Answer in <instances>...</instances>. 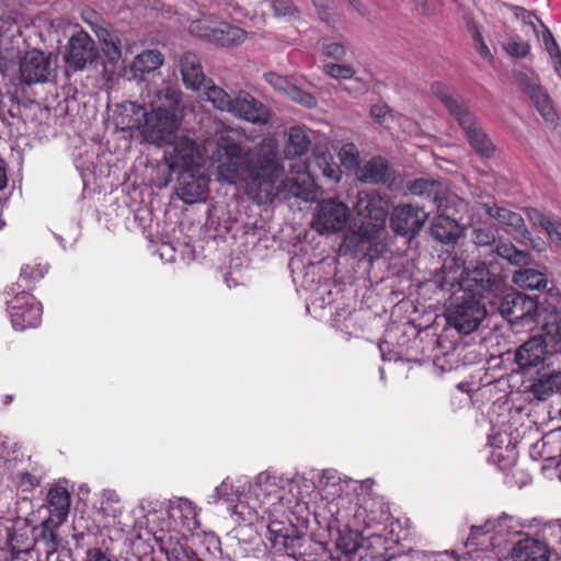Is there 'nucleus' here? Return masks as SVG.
Here are the masks:
<instances>
[{
  "label": "nucleus",
  "mask_w": 561,
  "mask_h": 561,
  "mask_svg": "<svg viewBox=\"0 0 561 561\" xmlns=\"http://www.w3.org/2000/svg\"><path fill=\"white\" fill-rule=\"evenodd\" d=\"M339 158L342 165L348 170L355 169L359 164V151L353 142L344 144L341 147Z\"/></svg>",
  "instance_id": "44"
},
{
  "label": "nucleus",
  "mask_w": 561,
  "mask_h": 561,
  "mask_svg": "<svg viewBox=\"0 0 561 561\" xmlns=\"http://www.w3.org/2000/svg\"><path fill=\"white\" fill-rule=\"evenodd\" d=\"M218 499L230 501L233 495V484L229 478L225 479L220 485L216 488Z\"/></svg>",
  "instance_id": "58"
},
{
  "label": "nucleus",
  "mask_w": 561,
  "mask_h": 561,
  "mask_svg": "<svg viewBox=\"0 0 561 561\" xmlns=\"http://www.w3.org/2000/svg\"><path fill=\"white\" fill-rule=\"evenodd\" d=\"M168 561H198L196 553L187 546V538L180 533L156 537Z\"/></svg>",
  "instance_id": "24"
},
{
  "label": "nucleus",
  "mask_w": 561,
  "mask_h": 561,
  "mask_svg": "<svg viewBox=\"0 0 561 561\" xmlns=\"http://www.w3.org/2000/svg\"><path fill=\"white\" fill-rule=\"evenodd\" d=\"M233 514L238 515L242 522L248 524H254L255 522H257L260 517L259 512L254 507H251L244 501H239L233 506Z\"/></svg>",
  "instance_id": "48"
},
{
  "label": "nucleus",
  "mask_w": 561,
  "mask_h": 561,
  "mask_svg": "<svg viewBox=\"0 0 561 561\" xmlns=\"http://www.w3.org/2000/svg\"><path fill=\"white\" fill-rule=\"evenodd\" d=\"M20 482L22 485H28L32 489L38 486L41 483L39 479L30 472L21 473Z\"/></svg>",
  "instance_id": "61"
},
{
  "label": "nucleus",
  "mask_w": 561,
  "mask_h": 561,
  "mask_svg": "<svg viewBox=\"0 0 561 561\" xmlns=\"http://www.w3.org/2000/svg\"><path fill=\"white\" fill-rule=\"evenodd\" d=\"M47 271L48 266L46 264L36 262L25 264L21 268L19 282L15 284L16 288L13 287L12 290L14 293L21 290H26L30 293L32 289H34L35 284L44 278Z\"/></svg>",
  "instance_id": "36"
},
{
  "label": "nucleus",
  "mask_w": 561,
  "mask_h": 561,
  "mask_svg": "<svg viewBox=\"0 0 561 561\" xmlns=\"http://www.w3.org/2000/svg\"><path fill=\"white\" fill-rule=\"evenodd\" d=\"M350 218V208L336 198L323 199L318 205L316 221L320 232L341 231Z\"/></svg>",
  "instance_id": "18"
},
{
  "label": "nucleus",
  "mask_w": 561,
  "mask_h": 561,
  "mask_svg": "<svg viewBox=\"0 0 561 561\" xmlns=\"http://www.w3.org/2000/svg\"><path fill=\"white\" fill-rule=\"evenodd\" d=\"M554 355H561V348L553 344L549 348L546 336L536 334L516 348L515 363L523 375H529L549 367Z\"/></svg>",
  "instance_id": "3"
},
{
  "label": "nucleus",
  "mask_w": 561,
  "mask_h": 561,
  "mask_svg": "<svg viewBox=\"0 0 561 561\" xmlns=\"http://www.w3.org/2000/svg\"><path fill=\"white\" fill-rule=\"evenodd\" d=\"M169 517L180 529L161 531L159 536L170 533H180L187 538V546H190V537L186 533L193 531L198 526L197 510L194 503L187 499H178L175 502L171 503L169 507Z\"/></svg>",
  "instance_id": "21"
},
{
  "label": "nucleus",
  "mask_w": 561,
  "mask_h": 561,
  "mask_svg": "<svg viewBox=\"0 0 561 561\" xmlns=\"http://www.w3.org/2000/svg\"><path fill=\"white\" fill-rule=\"evenodd\" d=\"M389 164L382 157H374L357 172V178L364 183L379 184L388 180Z\"/></svg>",
  "instance_id": "33"
},
{
  "label": "nucleus",
  "mask_w": 561,
  "mask_h": 561,
  "mask_svg": "<svg viewBox=\"0 0 561 561\" xmlns=\"http://www.w3.org/2000/svg\"><path fill=\"white\" fill-rule=\"evenodd\" d=\"M466 261L461 255L448 254L442 265L439 287L443 291L453 293L459 289L461 283L473 271L466 268Z\"/></svg>",
  "instance_id": "23"
},
{
  "label": "nucleus",
  "mask_w": 561,
  "mask_h": 561,
  "mask_svg": "<svg viewBox=\"0 0 561 561\" xmlns=\"http://www.w3.org/2000/svg\"><path fill=\"white\" fill-rule=\"evenodd\" d=\"M514 283L524 289L542 291L547 288V275L538 270L524 268L514 274Z\"/></svg>",
  "instance_id": "40"
},
{
  "label": "nucleus",
  "mask_w": 561,
  "mask_h": 561,
  "mask_svg": "<svg viewBox=\"0 0 561 561\" xmlns=\"http://www.w3.org/2000/svg\"><path fill=\"white\" fill-rule=\"evenodd\" d=\"M545 230L554 243L561 244V220L559 218L552 217Z\"/></svg>",
  "instance_id": "57"
},
{
  "label": "nucleus",
  "mask_w": 561,
  "mask_h": 561,
  "mask_svg": "<svg viewBox=\"0 0 561 561\" xmlns=\"http://www.w3.org/2000/svg\"><path fill=\"white\" fill-rule=\"evenodd\" d=\"M247 37L244 30L227 22L217 23V30L213 35V43L222 47L241 44Z\"/></svg>",
  "instance_id": "38"
},
{
  "label": "nucleus",
  "mask_w": 561,
  "mask_h": 561,
  "mask_svg": "<svg viewBox=\"0 0 561 561\" xmlns=\"http://www.w3.org/2000/svg\"><path fill=\"white\" fill-rule=\"evenodd\" d=\"M538 305L533 297L512 291L503 297L499 311L512 325H526L537 321Z\"/></svg>",
  "instance_id": "8"
},
{
  "label": "nucleus",
  "mask_w": 561,
  "mask_h": 561,
  "mask_svg": "<svg viewBox=\"0 0 561 561\" xmlns=\"http://www.w3.org/2000/svg\"><path fill=\"white\" fill-rule=\"evenodd\" d=\"M323 71L325 75L333 79H351L355 75V70L351 65H341L334 62H328L323 66Z\"/></svg>",
  "instance_id": "46"
},
{
  "label": "nucleus",
  "mask_w": 561,
  "mask_h": 561,
  "mask_svg": "<svg viewBox=\"0 0 561 561\" xmlns=\"http://www.w3.org/2000/svg\"><path fill=\"white\" fill-rule=\"evenodd\" d=\"M502 285V277L491 272L485 263L474 266L468 277L459 283V289L449 293L450 302L446 310L449 325L462 334L477 330L486 316L481 299L485 294L500 290Z\"/></svg>",
  "instance_id": "2"
},
{
  "label": "nucleus",
  "mask_w": 561,
  "mask_h": 561,
  "mask_svg": "<svg viewBox=\"0 0 561 561\" xmlns=\"http://www.w3.org/2000/svg\"><path fill=\"white\" fill-rule=\"evenodd\" d=\"M8 311L12 327L18 331L37 328L42 322V304L26 290L15 291L8 301Z\"/></svg>",
  "instance_id": "6"
},
{
  "label": "nucleus",
  "mask_w": 561,
  "mask_h": 561,
  "mask_svg": "<svg viewBox=\"0 0 561 561\" xmlns=\"http://www.w3.org/2000/svg\"><path fill=\"white\" fill-rule=\"evenodd\" d=\"M270 541L272 547L279 552L293 556L296 553L297 548L301 546L302 537L295 529L288 528H274V525L268 526Z\"/></svg>",
  "instance_id": "32"
},
{
  "label": "nucleus",
  "mask_w": 561,
  "mask_h": 561,
  "mask_svg": "<svg viewBox=\"0 0 561 561\" xmlns=\"http://www.w3.org/2000/svg\"><path fill=\"white\" fill-rule=\"evenodd\" d=\"M491 252L515 266H527L531 262V254L526 250L517 249L512 242L500 241Z\"/></svg>",
  "instance_id": "39"
},
{
  "label": "nucleus",
  "mask_w": 561,
  "mask_h": 561,
  "mask_svg": "<svg viewBox=\"0 0 561 561\" xmlns=\"http://www.w3.org/2000/svg\"><path fill=\"white\" fill-rule=\"evenodd\" d=\"M99 57L95 42L84 31L75 33L68 41L65 53L66 64L73 70H81Z\"/></svg>",
  "instance_id": "16"
},
{
  "label": "nucleus",
  "mask_w": 561,
  "mask_h": 561,
  "mask_svg": "<svg viewBox=\"0 0 561 561\" xmlns=\"http://www.w3.org/2000/svg\"><path fill=\"white\" fill-rule=\"evenodd\" d=\"M473 39L476 43V48L478 53L483 57H491V51L489 47L486 46L485 42L483 41V37L479 31H477L473 35Z\"/></svg>",
  "instance_id": "60"
},
{
  "label": "nucleus",
  "mask_w": 561,
  "mask_h": 561,
  "mask_svg": "<svg viewBox=\"0 0 561 561\" xmlns=\"http://www.w3.org/2000/svg\"><path fill=\"white\" fill-rule=\"evenodd\" d=\"M287 95L295 101L296 103H299L308 108H312L317 106V99L312 93H309L295 84H291L289 88Z\"/></svg>",
  "instance_id": "47"
},
{
  "label": "nucleus",
  "mask_w": 561,
  "mask_h": 561,
  "mask_svg": "<svg viewBox=\"0 0 561 561\" xmlns=\"http://www.w3.org/2000/svg\"><path fill=\"white\" fill-rule=\"evenodd\" d=\"M455 121L465 134L469 146L479 157L490 159L494 156L495 145L470 108Z\"/></svg>",
  "instance_id": "12"
},
{
  "label": "nucleus",
  "mask_w": 561,
  "mask_h": 561,
  "mask_svg": "<svg viewBox=\"0 0 561 561\" xmlns=\"http://www.w3.org/2000/svg\"><path fill=\"white\" fill-rule=\"evenodd\" d=\"M168 144L164 161L171 172L180 173L202 165L198 161L199 149L195 140L184 136Z\"/></svg>",
  "instance_id": "11"
},
{
  "label": "nucleus",
  "mask_w": 561,
  "mask_h": 561,
  "mask_svg": "<svg viewBox=\"0 0 561 561\" xmlns=\"http://www.w3.org/2000/svg\"><path fill=\"white\" fill-rule=\"evenodd\" d=\"M107 39L108 42L102 45L103 53L110 62H117L122 56L121 39L117 35Z\"/></svg>",
  "instance_id": "50"
},
{
  "label": "nucleus",
  "mask_w": 561,
  "mask_h": 561,
  "mask_svg": "<svg viewBox=\"0 0 561 561\" xmlns=\"http://www.w3.org/2000/svg\"><path fill=\"white\" fill-rule=\"evenodd\" d=\"M519 83L523 90L531 99L541 117L546 122H554L557 118V112L549 95L543 91V89L539 84L530 81L526 76L520 80Z\"/></svg>",
  "instance_id": "28"
},
{
  "label": "nucleus",
  "mask_w": 561,
  "mask_h": 561,
  "mask_svg": "<svg viewBox=\"0 0 561 561\" xmlns=\"http://www.w3.org/2000/svg\"><path fill=\"white\" fill-rule=\"evenodd\" d=\"M390 113V106L385 103L374 104L370 107V115L379 125L386 124L387 117Z\"/></svg>",
  "instance_id": "55"
},
{
  "label": "nucleus",
  "mask_w": 561,
  "mask_h": 561,
  "mask_svg": "<svg viewBox=\"0 0 561 561\" xmlns=\"http://www.w3.org/2000/svg\"><path fill=\"white\" fill-rule=\"evenodd\" d=\"M180 69L184 84L192 89L198 90L207 81L201 65V60L196 54L186 51L180 59Z\"/></svg>",
  "instance_id": "29"
},
{
  "label": "nucleus",
  "mask_w": 561,
  "mask_h": 561,
  "mask_svg": "<svg viewBox=\"0 0 561 561\" xmlns=\"http://www.w3.org/2000/svg\"><path fill=\"white\" fill-rule=\"evenodd\" d=\"M329 1L330 0H312L314 7L318 10V14H319L320 19L327 23L332 22V18L329 12V5H328Z\"/></svg>",
  "instance_id": "59"
},
{
  "label": "nucleus",
  "mask_w": 561,
  "mask_h": 561,
  "mask_svg": "<svg viewBox=\"0 0 561 561\" xmlns=\"http://www.w3.org/2000/svg\"><path fill=\"white\" fill-rule=\"evenodd\" d=\"M391 514L388 505L375 497H364L354 512L353 526L367 538L383 537Z\"/></svg>",
  "instance_id": "5"
},
{
  "label": "nucleus",
  "mask_w": 561,
  "mask_h": 561,
  "mask_svg": "<svg viewBox=\"0 0 561 561\" xmlns=\"http://www.w3.org/2000/svg\"><path fill=\"white\" fill-rule=\"evenodd\" d=\"M497 233L499 230L495 226L483 225L473 229L472 241L478 247H491L494 249Z\"/></svg>",
  "instance_id": "43"
},
{
  "label": "nucleus",
  "mask_w": 561,
  "mask_h": 561,
  "mask_svg": "<svg viewBox=\"0 0 561 561\" xmlns=\"http://www.w3.org/2000/svg\"><path fill=\"white\" fill-rule=\"evenodd\" d=\"M272 8L276 16H295L297 13L296 7L289 0H275Z\"/></svg>",
  "instance_id": "52"
},
{
  "label": "nucleus",
  "mask_w": 561,
  "mask_h": 561,
  "mask_svg": "<svg viewBox=\"0 0 561 561\" xmlns=\"http://www.w3.org/2000/svg\"><path fill=\"white\" fill-rule=\"evenodd\" d=\"M431 93L445 106L449 115L456 119L469 110L465 100L456 94L454 88L443 81H434L430 87Z\"/></svg>",
  "instance_id": "26"
},
{
  "label": "nucleus",
  "mask_w": 561,
  "mask_h": 561,
  "mask_svg": "<svg viewBox=\"0 0 561 561\" xmlns=\"http://www.w3.org/2000/svg\"><path fill=\"white\" fill-rule=\"evenodd\" d=\"M310 147L311 140L302 127L295 126L289 129L288 140L284 149L286 158L301 157L309 151Z\"/></svg>",
  "instance_id": "35"
},
{
  "label": "nucleus",
  "mask_w": 561,
  "mask_h": 561,
  "mask_svg": "<svg viewBox=\"0 0 561 561\" xmlns=\"http://www.w3.org/2000/svg\"><path fill=\"white\" fill-rule=\"evenodd\" d=\"M147 110L135 102H124L117 106L115 125L121 130L139 129L142 133Z\"/></svg>",
  "instance_id": "25"
},
{
  "label": "nucleus",
  "mask_w": 561,
  "mask_h": 561,
  "mask_svg": "<svg viewBox=\"0 0 561 561\" xmlns=\"http://www.w3.org/2000/svg\"><path fill=\"white\" fill-rule=\"evenodd\" d=\"M322 53L329 58L341 60L346 55V47L342 43H329L323 45Z\"/></svg>",
  "instance_id": "53"
},
{
  "label": "nucleus",
  "mask_w": 561,
  "mask_h": 561,
  "mask_svg": "<svg viewBox=\"0 0 561 561\" xmlns=\"http://www.w3.org/2000/svg\"><path fill=\"white\" fill-rule=\"evenodd\" d=\"M536 375L529 386V391L538 400H547L554 392L561 391V355L550 359V366L534 371Z\"/></svg>",
  "instance_id": "19"
},
{
  "label": "nucleus",
  "mask_w": 561,
  "mask_h": 561,
  "mask_svg": "<svg viewBox=\"0 0 561 561\" xmlns=\"http://www.w3.org/2000/svg\"><path fill=\"white\" fill-rule=\"evenodd\" d=\"M537 318H540L542 330L552 344L561 348V310L552 305L539 304Z\"/></svg>",
  "instance_id": "30"
},
{
  "label": "nucleus",
  "mask_w": 561,
  "mask_h": 561,
  "mask_svg": "<svg viewBox=\"0 0 561 561\" xmlns=\"http://www.w3.org/2000/svg\"><path fill=\"white\" fill-rule=\"evenodd\" d=\"M514 561H549L548 546L537 539L519 540L513 548Z\"/></svg>",
  "instance_id": "31"
},
{
  "label": "nucleus",
  "mask_w": 561,
  "mask_h": 561,
  "mask_svg": "<svg viewBox=\"0 0 561 561\" xmlns=\"http://www.w3.org/2000/svg\"><path fill=\"white\" fill-rule=\"evenodd\" d=\"M360 537L364 536L357 527H355V530L340 531L335 542L337 550L346 557L355 554L360 547Z\"/></svg>",
  "instance_id": "41"
},
{
  "label": "nucleus",
  "mask_w": 561,
  "mask_h": 561,
  "mask_svg": "<svg viewBox=\"0 0 561 561\" xmlns=\"http://www.w3.org/2000/svg\"><path fill=\"white\" fill-rule=\"evenodd\" d=\"M354 210L359 217H363L366 225L382 229L389 210L388 199L381 196L375 190L360 191L357 194Z\"/></svg>",
  "instance_id": "13"
},
{
  "label": "nucleus",
  "mask_w": 561,
  "mask_h": 561,
  "mask_svg": "<svg viewBox=\"0 0 561 561\" xmlns=\"http://www.w3.org/2000/svg\"><path fill=\"white\" fill-rule=\"evenodd\" d=\"M19 71L23 83H43L47 81L51 71L50 58L39 49L27 50L20 59Z\"/></svg>",
  "instance_id": "17"
},
{
  "label": "nucleus",
  "mask_w": 561,
  "mask_h": 561,
  "mask_svg": "<svg viewBox=\"0 0 561 561\" xmlns=\"http://www.w3.org/2000/svg\"><path fill=\"white\" fill-rule=\"evenodd\" d=\"M216 30L217 23L207 20H196L193 21L190 25V32L193 35L205 38L210 43H213V35L215 34Z\"/></svg>",
  "instance_id": "45"
},
{
  "label": "nucleus",
  "mask_w": 561,
  "mask_h": 561,
  "mask_svg": "<svg viewBox=\"0 0 561 561\" xmlns=\"http://www.w3.org/2000/svg\"><path fill=\"white\" fill-rule=\"evenodd\" d=\"M213 159L218 163V173L226 182L237 184L245 181V194L257 205L268 204L278 195L304 201L316 197V184L309 164H290V176L277 184L284 169L272 144H262L255 161H252L234 138L221 136Z\"/></svg>",
  "instance_id": "1"
},
{
  "label": "nucleus",
  "mask_w": 561,
  "mask_h": 561,
  "mask_svg": "<svg viewBox=\"0 0 561 561\" xmlns=\"http://www.w3.org/2000/svg\"><path fill=\"white\" fill-rule=\"evenodd\" d=\"M202 88L206 90L208 100L220 111L230 112L233 98H231L224 89L211 84L210 80H207Z\"/></svg>",
  "instance_id": "42"
},
{
  "label": "nucleus",
  "mask_w": 561,
  "mask_h": 561,
  "mask_svg": "<svg viewBox=\"0 0 561 561\" xmlns=\"http://www.w3.org/2000/svg\"><path fill=\"white\" fill-rule=\"evenodd\" d=\"M8 178L5 170V162L0 158V191L7 186Z\"/></svg>",
  "instance_id": "63"
},
{
  "label": "nucleus",
  "mask_w": 561,
  "mask_h": 561,
  "mask_svg": "<svg viewBox=\"0 0 561 561\" xmlns=\"http://www.w3.org/2000/svg\"><path fill=\"white\" fill-rule=\"evenodd\" d=\"M408 188L413 195L432 201L435 207L448 203L451 197H458L449 191L445 183L438 180L415 179L408 184Z\"/></svg>",
  "instance_id": "22"
},
{
  "label": "nucleus",
  "mask_w": 561,
  "mask_h": 561,
  "mask_svg": "<svg viewBox=\"0 0 561 561\" xmlns=\"http://www.w3.org/2000/svg\"><path fill=\"white\" fill-rule=\"evenodd\" d=\"M163 60L164 57L158 49H146L135 57L130 69L135 77H142L145 73L158 70Z\"/></svg>",
  "instance_id": "34"
},
{
  "label": "nucleus",
  "mask_w": 561,
  "mask_h": 561,
  "mask_svg": "<svg viewBox=\"0 0 561 561\" xmlns=\"http://www.w3.org/2000/svg\"><path fill=\"white\" fill-rule=\"evenodd\" d=\"M266 81L277 91H282L287 94L289 88L291 87V82L280 75L271 72L266 75Z\"/></svg>",
  "instance_id": "54"
},
{
  "label": "nucleus",
  "mask_w": 561,
  "mask_h": 561,
  "mask_svg": "<svg viewBox=\"0 0 561 561\" xmlns=\"http://www.w3.org/2000/svg\"><path fill=\"white\" fill-rule=\"evenodd\" d=\"M526 216L528 220L535 225L539 226L543 229L549 225L552 217L546 216L543 213H541L538 208L535 207H526L525 208Z\"/></svg>",
  "instance_id": "51"
},
{
  "label": "nucleus",
  "mask_w": 561,
  "mask_h": 561,
  "mask_svg": "<svg viewBox=\"0 0 561 561\" xmlns=\"http://www.w3.org/2000/svg\"><path fill=\"white\" fill-rule=\"evenodd\" d=\"M229 113L256 125H266L271 119L270 108L260 100L244 91H241L233 98Z\"/></svg>",
  "instance_id": "20"
},
{
  "label": "nucleus",
  "mask_w": 561,
  "mask_h": 561,
  "mask_svg": "<svg viewBox=\"0 0 561 561\" xmlns=\"http://www.w3.org/2000/svg\"><path fill=\"white\" fill-rule=\"evenodd\" d=\"M504 49L512 57L525 58L530 51V45L519 38H513L505 44Z\"/></svg>",
  "instance_id": "49"
},
{
  "label": "nucleus",
  "mask_w": 561,
  "mask_h": 561,
  "mask_svg": "<svg viewBox=\"0 0 561 561\" xmlns=\"http://www.w3.org/2000/svg\"><path fill=\"white\" fill-rule=\"evenodd\" d=\"M306 164L310 165V169L317 168L323 176L334 182H339L341 179V168L334 161L333 156L329 151H314L312 153V160Z\"/></svg>",
  "instance_id": "37"
},
{
  "label": "nucleus",
  "mask_w": 561,
  "mask_h": 561,
  "mask_svg": "<svg viewBox=\"0 0 561 561\" xmlns=\"http://www.w3.org/2000/svg\"><path fill=\"white\" fill-rule=\"evenodd\" d=\"M178 125V118L173 110L158 106L150 113H146L141 135L148 142L161 146L172 139Z\"/></svg>",
  "instance_id": "9"
},
{
  "label": "nucleus",
  "mask_w": 561,
  "mask_h": 561,
  "mask_svg": "<svg viewBox=\"0 0 561 561\" xmlns=\"http://www.w3.org/2000/svg\"><path fill=\"white\" fill-rule=\"evenodd\" d=\"M427 218L428 213L423 207L400 204L391 213L390 227L397 234L413 238L422 229Z\"/></svg>",
  "instance_id": "14"
},
{
  "label": "nucleus",
  "mask_w": 561,
  "mask_h": 561,
  "mask_svg": "<svg viewBox=\"0 0 561 561\" xmlns=\"http://www.w3.org/2000/svg\"><path fill=\"white\" fill-rule=\"evenodd\" d=\"M542 41L546 47V50L548 54L552 57H561V50L559 48V45L557 41L554 39L552 33L549 28H545V32L542 33Z\"/></svg>",
  "instance_id": "56"
},
{
  "label": "nucleus",
  "mask_w": 561,
  "mask_h": 561,
  "mask_svg": "<svg viewBox=\"0 0 561 561\" xmlns=\"http://www.w3.org/2000/svg\"><path fill=\"white\" fill-rule=\"evenodd\" d=\"M46 502L49 517L42 523L43 535L48 534L54 548H56L58 541L55 528L67 520L71 506V495L66 486L54 484L47 492Z\"/></svg>",
  "instance_id": "7"
},
{
  "label": "nucleus",
  "mask_w": 561,
  "mask_h": 561,
  "mask_svg": "<svg viewBox=\"0 0 561 561\" xmlns=\"http://www.w3.org/2000/svg\"><path fill=\"white\" fill-rule=\"evenodd\" d=\"M87 561H113V560L101 549H92V550L88 551Z\"/></svg>",
  "instance_id": "62"
},
{
  "label": "nucleus",
  "mask_w": 561,
  "mask_h": 561,
  "mask_svg": "<svg viewBox=\"0 0 561 561\" xmlns=\"http://www.w3.org/2000/svg\"><path fill=\"white\" fill-rule=\"evenodd\" d=\"M466 203L459 197H451L448 203L436 207L437 216L431 225V234L443 243H449L457 238L458 221L461 220L459 214L465 208Z\"/></svg>",
  "instance_id": "10"
},
{
  "label": "nucleus",
  "mask_w": 561,
  "mask_h": 561,
  "mask_svg": "<svg viewBox=\"0 0 561 561\" xmlns=\"http://www.w3.org/2000/svg\"><path fill=\"white\" fill-rule=\"evenodd\" d=\"M209 192V178L203 165L179 173L176 194L185 204L204 201Z\"/></svg>",
  "instance_id": "15"
},
{
  "label": "nucleus",
  "mask_w": 561,
  "mask_h": 561,
  "mask_svg": "<svg viewBox=\"0 0 561 561\" xmlns=\"http://www.w3.org/2000/svg\"><path fill=\"white\" fill-rule=\"evenodd\" d=\"M380 231L379 228L362 222L357 230H353L344 237L342 245L345 253L358 261L373 263L382 255L386 248L380 241Z\"/></svg>",
  "instance_id": "4"
},
{
  "label": "nucleus",
  "mask_w": 561,
  "mask_h": 561,
  "mask_svg": "<svg viewBox=\"0 0 561 561\" xmlns=\"http://www.w3.org/2000/svg\"><path fill=\"white\" fill-rule=\"evenodd\" d=\"M488 216L495 219L500 225L511 229V231L519 233L524 239L531 240V233L525 226L524 218L520 214L508 208L497 206L496 204H484Z\"/></svg>",
  "instance_id": "27"
},
{
  "label": "nucleus",
  "mask_w": 561,
  "mask_h": 561,
  "mask_svg": "<svg viewBox=\"0 0 561 561\" xmlns=\"http://www.w3.org/2000/svg\"><path fill=\"white\" fill-rule=\"evenodd\" d=\"M98 37H99V41L101 42L102 45H104L106 42H108V37H115L116 35L113 34L112 32L107 31L106 28H101L98 33H96Z\"/></svg>",
  "instance_id": "64"
}]
</instances>
